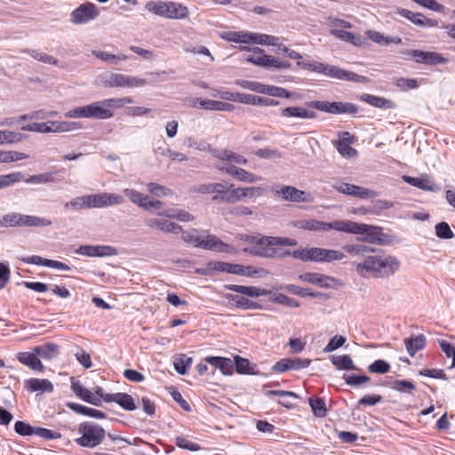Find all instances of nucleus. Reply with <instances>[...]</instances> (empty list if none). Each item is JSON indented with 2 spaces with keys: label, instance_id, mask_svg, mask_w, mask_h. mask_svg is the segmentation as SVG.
Instances as JSON below:
<instances>
[{
  "label": "nucleus",
  "instance_id": "1",
  "mask_svg": "<svg viewBox=\"0 0 455 455\" xmlns=\"http://www.w3.org/2000/svg\"><path fill=\"white\" fill-rule=\"evenodd\" d=\"M132 103H133V100L131 97L106 99L70 109L65 116L68 118L108 119L113 116L112 109H117Z\"/></svg>",
  "mask_w": 455,
  "mask_h": 455
},
{
  "label": "nucleus",
  "instance_id": "2",
  "mask_svg": "<svg viewBox=\"0 0 455 455\" xmlns=\"http://www.w3.org/2000/svg\"><path fill=\"white\" fill-rule=\"evenodd\" d=\"M145 9L155 15L170 20H183L189 15L188 8L186 5L172 1L149 0L146 3Z\"/></svg>",
  "mask_w": 455,
  "mask_h": 455
},
{
  "label": "nucleus",
  "instance_id": "3",
  "mask_svg": "<svg viewBox=\"0 0 455 455\" xmlns=\"http://www.w3.org/2000/svg\"><path fill=\"white\" fill-rule=\"evenodd\" d=\"M182 234V240L186 243H192L196 247L212 250L219 252H229L230 245L223 243L215 235H207L201 237L197 229H190L180 232Z\"/></svg>",
  "mask_w": 455,
  "mask_h": 455
},
{
  "label": "nucleus",
  "instance_id": "4",
  "mask_svg": "<svg viewBox=\"0 0 455 455\" xmlns=\"http://www.w3.org/2000/svg\"><path fill=\"white\" fill-rule=\"evenodd\" d=\"M77 432L80 436L75 442L81 447L93 449L105 439V430L94 422L85 421L79 424Z\"/></svg>",
  "mask_w": 455,
  "mask_h": 455
},
{
  "label": "nucleus",
  "instance_id": "5",
  "mask_svg": "<svg viewBox=\"0 0 455 455\" xmlns=\"http://www.w3.org/2000/svg\"><path fill=\"white\" fill-rule=\"evenodd\" d=\"M343 232L354 235H363V236L358 238V240L370 243H377L382 244L385 240V235L380 227L356 223L348 220H344Z\"/></svg>",
  "mask_w": 455,
  "mask_h": 455
},
{
  "label": "nucleus",
  "instance_id": "6",
  "mask_svg": "<svg viewBox=\"0 0 455 455\" xmlns=\"http://www.w3.org/2000/svg\"><path fill=\"white\" fill-rule=\"evenodd\" d=\"M52 225L48 219L26 215L20 212H9L0 216V228H17V227H46Z\"/></svg>",
  "mask_w": 455,
  "mask_h": 455
},
{
  "label": "nucleus",
  "instance_id": "7",
  "mask_svg": "<svg viewBox=\"0 0 455 455\" xmlns=\"http://www.w3.org/2000/svg\"><path fill=\"white\" fill-rule=\"evenodd\" d=\"M344 220H337L331 222H325L317 220H299L294 223V227L310 231L327 232L331 229L343 232Z\"/></svg>",
  "mask_w": 455,
  "mask_h": 455
},
{
  "label": "nucleus",
  "instance_id": "8",
  "mask_svg": "<svg viewBox=\"0 0 455 455\" xmlns=\"http://www.w3.org/2000/svg\"><path fill=\"white\" fill-rule=\"evenodd\" d=\"M323 75L348 82H354L358 84H367L370 82V78L364 76L358 75L355 72L348 71L343 68H340L337 66L332 65H325Z\"/></svg>",
  "mask_w": 455,
  "mask_h": 455
},
{
  "label": "nucleus",
  "instance_id": "9",
  "mask_svg": "<svg viewBox=\"0 0 455 455\" xmlns=\"http://www.w3.org/2000/svg\"><path fill=\"white\" fill-rule=\"evenodd\" d=\"M100 15L97 7L92 3L82 4L70 14V21L75 25L88 23Z\"/></svg>",
  "mask_w": 455,
  "mask_h": 455
},
{
  "label": "nucleus",
  "instance_id": "10",
  "mask_svg": "<svg viewBox=\"0 0 455 455\" xmlns=\"http://www.w3.org/2000/svg\"><path fill=\"white\" fill-rule=\"evenodd\" d=\"M88 208H103L124 203V197L117 194L100 193L87 195Z\"/></svg>",
  "mask_w": 455,
  "mask_h": 455
},
{
  "label": "nucleus",
  "instance_id": "11",
  "mask_svg": "<svg viewBox=\"0 0 455 455\" xmlns=\"http://www.w3.org/2000/svg\"><path fill=\"white\" fill-rule=\"evenodd\" d=\"M275 195L289 202L308 203L312 201V196L309 193L292 186H283L280 189L275 191Z\"/></svg>",
  "mask_w": 455,
  "mask_h": 455
},
{
  "label": "nucleus",
  "instance_id": "12",
  "mask_svg": "<svg viewBox=\"0 0 455 455\" xmlns=\"http://www.w3.org/2000/svg\"><path fill=\"white\" fill-rule=\"evenodd\" d=\"M333 188L338 192L360 199H370L376 196V193L363 187L349 183L334 184Z\"/></svg>",
  "mask_w": 455,
  "mask_h": 455
},
{
  "label": "nucleus",
  "instance_id": "13",
  "mask_svg": "<svg viewBox=\"0 0 455 455\" xmlns=\"http://www.w3.org/2000/svg\"><path fill=\"white\" fill-rule=\"evenodd\" d=\"M382 252L375 249V252L367 254L363 262L355 263V270L360 275L370 273L376 277L378 264L380 261Z\"/></svg>",
  "mask_w": 455,
  "mask_h": 455
},
{
  "label": "nucleus",
  "instance_id": "14",
  "mask_svg": "<svg viewBox=\"0 0 455 455\" xmlns=\"http://www.w3.org/2000/svg\"><path fill=\"white\" fill-rule=\"evenodd\" d=\"M406 55L414 59L417 63L426 65L443 64L447 60L440 53L434 52H424L420 50H408Z\"/></svg>",
  "mask_w": 455,
  "mask_h": 455
},
{
  "label": "nucleus",
  "instance_id": "15",
  "mask_svg": "<svg viewBox=\"0 0 455 455\" xmlns=\"http://www.w3.org/2000/svg\"><path fill=\"white\" fill-rule=\"evenodd\" d=\"M400 267V261L394 256L382 253L378 264L376 277L387 278L393 275Z\"/></svg>",
  "mask_w": 455,
  "mask_h": 455
},
{
  "label": "nucleus",
  "instance_id": "16",
  "mask_svg": "<svg viewBox=\"0 0 455 455\" xmlns=\"http://www.w3.org/2000/svg\"><path fill=\"white\" fill-rule=\"evenodd\" d=\"M311 360L307 358H283L278 361L272 367V371L275 372H284L290 370H300L310 365Z\"/></svg>",
  "mask_w": 455,
  "mask_h": 455
},
{
  "label": "nucleus",
  "instance_id": "17",
  "mask_svg": "<svg viewBox=\"0 0 455 455\" xmlns=\"http://www.w3.org/2000/svg\"><path fill=\"white\" fill-rule=\"evenodd\" d=\"M325 254V248L312 247L309 249L295 250L292 252V257L304 262L313 261L317 263H324Z\"/></svg>",
  "mask_w": 455,
  "mask_h": 455
},
{
  "label": "nucleus",
  "instance_id": "18",
  "mask_svg": "<svg viewBox=\"0 0 455 455\" xmlns=\"http://www.w3.org/2000/svg\"><path fill=\"white\" fill-rule=\"evenodd\" d=\"M76 252L88 257H105L116 255V250L109 245H81Z\"/></svg>",
  "mask_w": 455,
  "mask_h": 455
},
{
  "label": "nucleus",
  "instance_id": "19",
  "mask_svg": "<svg viewBox=\"0 0 455 455\" xmlns=\"http://www.w3.org/2000/svg\"><path fill=\"white\" fill-rule=\"evenodd\" d=\"M299 278L303 282L312 283L322 288H331V283L337 282L334 277L319 273H304L301 274Z\"/></svg>",
  "mask_w": 455,
  "mask_h": 455
},
{
  "label": "nucleus",
  "instance_id": "20",
  "mask_svg": "<svg viewBox=\"0 0 455 455\" xmlns=\"http://www.w3.org/2000/svg\"><path fill=\"white\" fill-rule=\"evenodd\" d=\"M147 226L165 233L180 234L182 231L181 226L164 219H149L146 221Z\"/></svg>",
  "mask_w": 455,
  "mask_h": 455
},
{
  "label": "nucleus",
  "instance_id": "21",
  "mask_svg": "<svg viewBox=\"0 0 455 455\" xmlns=\"http://www.w3.org/2000/svg\"><path fill=\"white\" fill-rule=\"evenodd\" d=\"M39 132H68L77 128L76 123H67V122H53L48 121L44 123H38Z\"/></svg>",
  "mask_w": 455,
  "mask_h": 455
},
{
  "label": "nucleus",
  "instance_id": "22",
  "mask_svg": "<svg viewBox=\"0 0 455 455\" xmlns=\"http://www.w3.org/2000/svg\"><path fill=\"white\" fill-rule=\"evenodd\" d=\"M225 288L228 291H232L240 294H243L251 298H258L260 296L270 295L272 292L269 290L260 289L255 286H244L237 284H227Z\"/></svg>",
  "mask_w": 455,
  "mask_h": 455
},
{
  "label": "nucleus",
  "instance_id": "23",
  "mask_svg": "<svg viewBox=\"0 0 455 455\" xmlns=\"http://www.w3.org/2000/svg\"><path fill=\"white\" fill-rule=\"evenodd\" d=\"M251 242L261 245H279V246H295L297 241L293 238L289 237H278V236H253Z\"/></svg>",
  "mask_w": 455,
  "mask_h": 455
},
{
  "label": "nucleus",
  "instance_id": "24",
  "mask_svg": "<svg viewBox=\"0 0 455 455\" xmlns=\"http://www.w3.org/2000/svg\"><path fill=\"white\" fill-rule=\"evenodd\" d=\"M71 390L74 394L84 400L95 406L101 405V400L99 396L94 395L90 390L84 388L79 381H73L71 384Z\"/></svg>",
  "mask_w": 455,
  "mask_h": 455
},
{
  "label": "nucleus",
  "instance_id": "25",
  "mask_svg": "<svg viewBox=\"0 0 455 455\" xmlns=\"http://www.w3.org/2000/svg\"><path fill=\"white\" fill-rule=\"evenodd\" d=\"M104 401L107 403H116L123 409L127 411H134L136 409L133 398L126 393L107 394L104 397Z\"/></svg>",
  "mask_w": 455,
  "mask_h": 455
},
{
  "label": "nucleus",
  "instance_id": "26",
  "mask_svg": "<svg viewBox=\"0 0 455 455\" xmlns=\"http://www.w3.org/2000/svg\"><path fill=\"white\" fill-rule=\"evenodd\" d=\"M204 361L224 375H230L234 371V363L230 358L221 356H207Z\"/></svg>",
  "mask_w": 455,
  "mask_h": 455
},
{
  "label": "nucleus",
  "instance_id": "27",
  "mask_svg": "<svg viewBox=\"0 0 455 455\" xmlns=\"http://www.w3.org/2000/svg\"><path fill=\"white\" fill-rule=\"evenodd\" d=\"M18 360L24 365L29 367L34 371H42L44 370V366L41 363L40 358L37 354L32 350V352H20L17 355Z\"/></svg>",
  "mask_w": 455,
  "mask_h": 455
},
{
  "label": "nucleus",
  "instance_id": "28",
  "mask_svg": "<svg viewBox=\"0 0 455 455\" xmlns=\"http://www.w3.org/2000/svg\"><path fill=\"white\" fill-rule=\"evenodd\" d=\"M360 100L372 107L381 109H392L395 108V104L392 100L368 93L362 94Z\"/></svg>",
  "mask_w": 455,
  "mask_h": 455
},
{
  "label": "nucleus",
  "instance_id": "29",
  "mask_svg": "<svg viewBox=\"0 0 455 455\" xmlns=\"http://www.w3.org/2000/svg\"><path fill=\"white\" fill-rule=\"evenodd\" d=\"M196 103L199 104L201 108L207 109V110L232 111L235 108V107L232 104H229V103L224 102V101L213 100L196 99L193 102V106H196Z\"/></svg>",
  "mask_w": 455,
  "mask_h": 455
},
{
  "label": "nucleus",
  "instance_id": "30",
  "mask_svg": "<svg viewBox=\"0 0 455 455\" xmlns=\"http://www.w3.org/2000/svg\"><path fill=\"white\" fill-rule=\"evenodd\" d=\"M282 116L283 117H298L303 119H314L316 114L313 111L307 110L301 107H288L282 110Z\"/></svg>",
  "mask_w": 455,
  "mask_h": 455
},
{
  "label": "nucleus",
  "instance_id": "31",
  "mask_svg": "<svg viewBox=\"0 0 455 455\" xmlns=\"http://www.w3.org/2000/svg\"><path fill=\"white\" fill-rule=\"evenodd\" d=\"M403 179L406 183L410 184L411 186L416 187L422 190L435 191V183L427 176L419 178L403 176Z\"/></svg>",
  "mask_w": 455,
  "mask_h": 455
},
{
  "label": "nucleus",
  "instance_id": "32",
  "mask_svg": "<svg viewBox=\"0 0 455 455\" xmlns=\"http://www.w3.org/2000/svg\"><path fill=\"white\" fill-rule=\"evenodd\" d=\"M210 269L216 270L218 272H226L229 274H243V265L239 264H231L221 261H211L208 264Z\"/></svg>",
  "mask_w": 455,
  "mask_h": 455
},
{
  "label": "nucleus",
  "instance_id": "33",
  "mask_svg": "<svg viewBox=\"0 0 455 455\" xmlns=\"http://www.w3.org/2000/svg\"><path fill=\"white\" fill-rule=\"evenodd\" d=\"M212 156L221 161H226L228 163H235L238 164H247V160L243 156L235 154L230 150L214 149L212 150Z\"/></svg>",
  "mask_w": 455,
  "mask_h": 455
},
{
  "label": "nucleus",
  "instance_id": "34",
  "mask_svg": "<svg viewBox=\"0 0 455 455\" xmlns=\"http://www.w3.org/2000/svg\"><path fill=\"white\" fill-rule=\"evenodd\" d=\"M226 299L235 305L238 308L243 309H259L261 308V305L258 302L250 300L244 297L234 295V294H227Z\"/></svg>",
  "mask_w": 455,
  "mask_h": 455
},
{
  "label": "nucleus",
  "instance_id": "35",
  "mask_svg": "<svg viewBox=\"0 0 455 455\" xmlns=\"http://www.w3.org/2000/svg\"><path fill=\"white\" fill-rule=\"evenodd\" d=\"M34 351L38 357L44 360H51L59 355V346L54 343H46L34 347Z\"/></svg>",
  "mask_w": 455,
  "mask_h": 455
},
{
  "label": "nucleus",
  "instance_id": "36",
  "mask_svg": "<svg viewBox=\"0 0 455 455\" xmlns=\"http://www.w3.org/2000/svg\"><path fill=\"white\" fill-rule=\"evenodd\" d=\"M26 387L31 392H52L53 390V385L46 379H30L26 381Z\"/></svg>",
  "mask_w": 455,
  "mask_h": 455
},
{
  "label": "nucleus",
  "instance_id": "37",
  "mask_svg": "<svg viewBox=\"0 0 455 455\" xmlns=\"http://www.w3.org/2000/svg\"><path fill=\"white\" fill-rule=\"evenodd\" d=\"M243 104L254 106H277L279 104V101L271 98L243 93Z\"/></svg>",
  "mask_w": 455,
  "mask_h": 455
},
{
  "label": "nucleus",
  "instance_id": "38",
  "mask_svg": "<svg viewBox=\"0 0 455 455\" xmlns=\"http://www.w3.org/2000/svg\"><path fill=\"white\" fill-rule=\"evenodd\" d=\"M405 347L408 354L413 356L419 350L424 348L426 345V338L424 335H419L406 339L404 340Z\"/></svg>",
  "mask_w": 455,
  "mask_h": 455
},
{
  "label": "nucleus",
  "instance_id": "39",
  "mask_svg": "<svg viewBox=\"0 0 455 455\" xmlns=\"http://www.w3.org/2000/svg\"><path fill=\"white\" fill-rule=\"evenodd\" d=\"M273 246L274 245H261L255 243V246L251 249H245L244 251L259 257L275 258L278 255V251L273 248Z\"/></svg>",
  "mask_w": 455,
  "mask_h": 455
},
{
  "label": "nucleus",
  "instance_id": "40",
  "mask_svg": "<svg viewBox=\"0 0 455 455\" xmlns=\"http://www.w3.org/2000/svg\"><path fill=\"white\" fill-rule=\"evenodd\" d=\"M92 53L109 65H118L122 60L128 57L124 54H113L104 51H92Z\"/></svg>",
  "mask_w": 455,
  "mask_h": 455
},
{
  "label": "nucleus",
  "instance_id": "41",
  "mask_svg": "<svg viewBox=\"0 0 455 455\" xmlns=\"http://www.w3.org/2000/svg\"><path fill=\"white\" fill-rule=\"evenodd\" d=\"M343 251L355 256L363 257V259L367 254L375 252V248L363 245V244H345L342 247Z\"/></svg>",
  "mask_w": 455,
  "mask_h": 455
},
{
  "label": "nucleus",
  "instance_id": "42",
  "mask_svg": "<svg viewBox=\"0 0 455 455\" xmlns=\"http://www.w3.org/2000/svg\"><path fill=\"white\" fill-rule=\"evenodd\" d=\"M266 56L267 55L264 54V51L261 48L254 47L251 49V53L244 56V60L247 62L266 68Z\"/></svg>",
  "mask_w": 455,
  "mask_h": 455
},
{
  "label": "nucleus",
  "instance_id": "43",
  "mask_svg": "<svg viewBox=\"0 0 455 455\" xmlns=\"http://www.w3.org/2000/svg\"><path fill=\"white\" fill-rule=\"evenodd\" d=\"M192 362H193L192 357L188 356L186 354H180V355H176L174 358V361H173L174 369L178 373L184 375L187 373L188 369L192 364Z\"/></svg>",
  "mask_w": 455,
  "mask_h": 455
},
{
  "label": "nucleus",
  "instance_id": "44",
  "mask_svg": "<svg viewBox=\"0 0 455 455\" xmlns=\"http://www.w3.org/2000/svg\"><path fill=\"white\" fill-rule=\"evenodd\" d=\"M358 108L353 103L350 102H332V113L333 115H340V114H350L354 115L357 113Z\"/></svg>",
  "mask_w": 455,
  "mask_h": 455
},
{
  "label": "nucleus",
  "instance_id": "45",
  "mask_svg": "<svg viewBox=\"0 0 455 455\" xmlns=\"http://www.w3.org/2000/svg\"><path fill=\"white\" fill-rule=\"evenodd\" d=\"M331 363L339 370H355L353 360L348 355H333L331 357Z\"/></svg>",
  "mask_w": 455,
  "mask_h": 455
},
{
  "label": "nucleus",
  "instance_id": "46",
  "mask_svg": "<svg viewBox=\"0 0 455 455\" xmlns=\"http://www.w3.org/2000/svg\"><path fill=\"white\" fill-rule=\"evenodd\" d=\"M308 403L315 416L322 418L326 415L325 401L320 397H310Z\"/></svg>",
  "mask_w": 455,
  "mask_h": 455
},
{
  "label": "nucleus",
  "instance_id": "47",
  "mask_svg": "<svg viewBox=\"0 0 455 455\" xmlns=\"http://www.w3.org/2000/svg\"><path fill=\"white\" fill-rule=\"evenodd\" d=\"M262 94H267L268 96L277 97V98H286L289 99L291 97V92H288L284 88L263 84Z\"/></svg>",
  "mask_w": 455,
  "mask_h": 455
},
{
  "label": "nucleus",
  "instance_id": "48",
  "mask_svg": "<svg viewBox=\"0 0 455 455\" xmlns=\"http://www.w3.org/2000/svg\"><path fill=\"white\" fill-rule=\"evenodd\" d=\"M22 52L28 53L31 57L40 62L50 65H58V60L47 53L40 52L34 49H25L22 50Z\"/></svg>",
  "mask_w": 455,
  "mask_h": 455
},
{
  "label": "nucleus",
  "instance_id": "49",
  "mask_svg": "<svg viewBox=\"0 0 455 455\" xmlns=\"http://www.w3.org/2000/svg\"><path fill=\"white\" fill-rule=\"evenodd\" d=\"M127 75L119 73L109 74L105 80V85L108 87H125L126 88Z\"/></svg>",
  "mask_w": 455,
  "mask_h": 455
},
{
  "label": "nucleus",
  "instance_id": "50",
  "mask_svg": "<svg viewBox=\"0 0 455 455\" xmlns=\"http://www.w3.org/2000/svg\"><path fill=\"white\" fill-rule=\"evenodd\" d=\"M124 193L133 204H136L142 208L146 206V202L148 200V196L131 188H125Z\"/></svg>",
  "mask_w": 455,
  "mask_h": 455
},
{
  "label": "nucleus",
  "instance_id": "51",
  "mask_svg": "<svg viewBox=\"0 0 455 455\" xmlns=\"http://www.w3.org/2000/svg\"><path fill=\"white\" fill-rule=\"evenodd\" d=\"M265 60L266 68L267 69L282 70L289 69L291 68V63L289 61L282 60L270 55L266 56Z\"/></svg>",
  "mask_w": 455,
  "mask_h": 455
},
{
  "label": "nucleus",
  "instance_id": "52",
  "mask_svg": "<svg viewBox=\"0 0 455 455\" xmlns=\"http://www.w3.org/2000/svg\"><path fill=\"white\" fill-rule=\"evenodd\" d=\"M28 156L18 151L0 150V163H12L28 158Z\"/></svg>",
  "mask_w": 455,
  "mask_h": 455
},
{
  "label": "nucleus",
  "instance_id": "53",
  "mask_svg": "<svg viewBox=\"0 0 455 455\" xmlns=\"http://www.w3.org/2000/svg\"><path fill=\"white\" fill-rule=\"evenodd\" d=\"M223 38L235 43H243L249 44L251 43V32H228L225 36H222Z\"/></svg>",
  "mask_w": 455,
  "mask_h": 455
},
{
  "label": "nucleus",
  "instance_id": "54",
  "mask_svg": "<svg viewBox=\"0 0 455 455\" xmlns=\"http://www.w3.org/2000/svg\"><path fill=\"white\" fill-rule=\"evenodd\" d=\"M54 172H44L29 176L25 180V182L28 184H44L54 182Z\"/></svg>",
  "mask_w": 455,
  "mask_h": 455
},
{
  "label": "nucleus",
  "instance_id": "55",
  "mask_svg": "<svg viewBox=\"0 0 455 455\" xmlns=\"http://www.w3.org/2000/svg\"><path fill=\"white\" fill-rule=\"evenodd\" d=\"M64 207L68 210L80 211L89 209L86 196H76L72 200L65 203Z\"/></svg>",
  "mask_w": 455,
  "mask_h": 455
},
{
  "label": "nucleus",
  "instance_id": "56",
  "mask_svg": "<svg viewBox=\"0 0 455 455\" xmlns=\"http://www.w3.org/2000/svg\"><path fill=\"white\" fill-rule=\"evenodd\" d=\"M298 67H299L302 69H306L314 73L317 74H323L325 65L323 62L319 61H298L297 62Z\"/></svg>",
  "mask_w": 455,
  "mask_h": 455
},
{
  "label": "nucleus",
  "instance_id": "57",
  "mask_svg": "<svg viewBox=\"0 0 455 455\" xmlns=\"http://www.w3.org/2000/svg\"><path fill=\"white\" fill-rule=\"evenodd\" d=\"M1 135V145L4 143H16L21 141L25 135L20 132H14L11 131H0Z\"/></svg>",
  "mask_w": 455,
  "mask_h": 455
},
{
  "label": "nucleus",
  "instance_id": "58",
  "mask_svg": "<svg viewBox=\"0 0 455 455\" xmlns=\"http://www.w3.org/2000/svg\"><path fill=\"white\" fill-rule=\"evenodd\" d=\"M343 379L347 385L351 387H357L363 383L370 381L371 379L366 375L344 374Z\"/></svg>",
  "mask_w": 455,
  "mask_h": 455
},
{
  "label": "nucleus",
  "instance_id": "59",
  "mask_svg": "<svg viewBox=\"0 0 455 455\" xmlns=\"http://www.w3.org/2000/svg\"><path fill=\"white\" fill-rule=\"evenodd\" d=\"M271 300L275 303L284 305L290 307H299V303L297 300L282 293L274 294Z\"/></svg>",
  "mask_w": 455,
  "mask_h": 455
},
{
  "label": "nucleus",
  "instance_id": "60",
  "mask_svg": "<svg viewBox=\"0 0 455 455\" xmlns=\"http://www.w3.org/2000/svg\"><path fill=\"white\" fill-rule=\"evenodd\" d=\"M14 431L21 436H28L34 435L35 427L25 421H16L14 424Z\"/></svg>",
  "mask_w": 455,
  "mask_h": 455
},
{
  "label": "nucleus",
  "instance_id": "61",
  "mask_svg": "<svg viewBox=\"0 0 455 455\" xmlns=\"http://www.w3.org/2000/svg\"><path fill=\"white\" fill-rule=\"evenodd\" d=\"M175 444L180 449L189 450L192 451H197L201 450V447L198 443H193L183 436H176Z\"/></svg>",
  "mask_w": 455,
  "mask_h": 455
},
{
  "label": "nucleus",
  "instance_id": "62",
  "mask_svg": "<svg viewBox=\"0 0 455 455\" xmlns=\"http://www.w3.org/2000/svg\"><path fill=\"white\" fill-rule=\"evenodd\" d=\"M390 365L387 362L382 359L376 360L368 366V370L372 373H387L389 371Z\"/></svg>",
  "mask_w": 455,
  "mask_h": 455
},
{
  "label": "nucleus",
  "instance_id": "63",
  "mask_svg": "<svg viewBox=\"0 0 455 455\" xmlns=\"http://www.w3.org/2000/svg\"><path fill=\"white\" fill-rule=\"evenodd\" d=\"M336 147L337 150L343 157L351 158L357 154V151L353 148L347 141L337 142Z\"/></svg>",
  "mask_w": 455,
  "mask_h": 455
},
{
  "label": "nucleus",
  "instance_id": "64",
  "mask_svg": "<svg viewBox=\"0 0 455 455\" xmlns=\"http://www.w3.org/2000/svg\"><path fill=\"white\" fill-rule=\"evenodd\" d=\"M436 235L441 239H451L454 236L453 232L446 222H440L435 225Z\"/></svg>",
  "mask_w": 455,
  "mask_h": 455
}]
</instances>
